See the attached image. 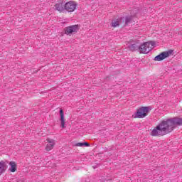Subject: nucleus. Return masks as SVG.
<instances>
[{
    "instance_id": "f257e3e1",
    "label": "nucleus",
    "mask_w": 182,
    "mask_h": 182,
    "mask_svg": "<svg viewBox=\"0 0 182 182\" xmlns=\"http://www.w3.org/2000/svg\"><path fill=\"white\" fill-rule=\"evenodd\" d=\"M182 125V118L174 117L161 121L152 131L151 136L160 137L171 133L177 126Z\"/></svg>"
},
{
    "instance_id": "f03ea898",
    "label": "nucleus",
    "mask_w": 182,
    "mask_h": 182,
    "mask_svg": "<svg viewBox=\"0 0 182 182\" xmlns=\"http://www.w3.org/2000/svg\"><path fill=\"white\" fill-rule=\"evenodd\" d=\"M151 108L150 107H142L136 109V112L134 113L132 117L134 119H144L150 112Z\"/></svg>"
},
{
    "instance_id": "7ed1b4c3",
    "label": "nucleus",
    "mask_w": 182,
    "mask_h": 182,
    "mask_svg": "<svg viewBox=\"0 0 182 182\" xmlns=\"http://www.w3.org/2000/svg\"><path fill=\"white\" fill-rule=\"evenodd\" d=\"M150 43L151 46H154V42L153 41L145 42L143 44H141L139 46L140 53H144V54L149 53V52H150V50L153 49L151 47H150Z\"/></svg>"
},
{
    "instance_id": "20e7f679",
    "label": "nucleus",
    "mask_w": 182,
    "mask_h": 182,
    "mask_svg": "<svg viewBox=\"0 0 182 182\" xmlns=\"http://www.w3.org/2000/svg\"><path fill=\"white\" fill-rule=\"evenodd\" d=\"M173 50H169L168 51H164L156 55L154 58V60L156 62H161V60H164L166 58H168L171 55L173 54Z\"/></svg>"
},
{
    "instance_id": "39448f33",
    "label": "nucleus",
    "mask_w": 182,
    "mask_h": 182,
    "mask_svg": "<svg viewBox=\"0 0 182 182\" xmlns=\"http://www.w3.org/2000/svg\"><path fill=\"white\" fill-rule=\"evenodd\" d=\"M65 35H72L76 33L79 31V25H72L68 27H65Z\"/></svg>"
},
{
    "instance_id": "423d86ee",
    "label": "nucleus",
    "mask_w": 182,
    "mask_h": 182,
    "mask_svg": "<svg viewBox=\"0 0 182 182\" xmlns=\"http://www.w3.org/2000/svg\"><path fill=\"white\" fill-rule=\"evenodd\" d=\"M77 6V4L75 1H70L65 3V11L67 12H74Z\"/></svg>"
},
{
    "instance_id": "0eeeda50",
    "label": "nucleus",
    "mask_w": 182,
    "mask_h": 182,
    "mask_svg": "<svg viewBox=\"0 0 182 182\" xmlns=\"http://www.w3.org/2000/svg\"><path fill=\"white\" fill-rule=\"evenodd\" d=\"M55 11L58 12H62L65 9V3L63 0H58L54 6Z\"/></svg>"
},
{
    "instance_id": "6e6552de",
    "label": "nucleus",
    "mask_w": 182,
    "mask_h": 182,
    "mask_svg": "<svg viewBox=\"0 0 182 182\" xmlns=\"http://www.w3.org/2000/svg\"><path fill=\"white\" fill-rule=\"evenodd\" d=\"M8 162L1 161H0V176H2L5 171H6V168H8Z\"/></svg>"
},
{
    "instance_id": "1a4fd4ad",
    "label": "nucleus",
    "mask_w": 182,
    "mask_h": 182,
    "mask_svg": "<svg viewBox=\"0 0 182 182\" xmlns=\"http://www.w3.org/2000/svg\"><path fill=\"white\" fill-rule=\"evenodd\" d=\"M47 141L48 144H47V146L46 147V150L47 151H50V150H52L53 149V147L55 146V140L48 139Z\"/></svg>"
},
{
    "instance_id": "9d476101",
    "label": "nucleus",
    "mask_w": 182,
    "mask_h": 182,
    "mask_svg": "<svg viewBox=\"0 0 182 182\" xmlns=\"http://www.w3.org/2000/svg\"><path fill=\"white\" fill-rule=\"evenodd\" d=\"M129 49L132 52H134V50H140V45H139L138 43L131 44L129 46Z\"/></svg>"
},
{
    "instance_id": "9b49d317",
    "label": "nucleus",
    "mask_w": 182,
    "mask_h": 182,
    "mask_svg": "<svg viewBox=\"0 0 182 182\" xmlns=\"http://www.w3.org/2000/svg\"><path fill=\"white\" fill-rule=\"evenodd\" d=\"M60 122H61V125L60 127L62 129H65V114H63V109H60Z\"/></svg>"
},
{
    "instance_id": "f8f14e48",
    "label": "nucleus",
    "mask_w": 182,
    "mask_h": 182,
    "mask_svg": "<svg viewBox=\"0 0 182 182\" xmlns=\"http://www.w3.org/2000/svg\"><path fill=\"white\" fill-rule=\"evenodd\" d=\"M9 165L10 166L9 168V171H11V173H15V171H16V163H15V161H10L9 163Z\"/></svg>"
},
{
    "instance_id": "ddd939ff",
    "label": "nucleus",
    "mask_w": 182,
    "mask_h": 182,
    "mask_svg": "<svg viewBox=\"0 0 182 182\" xmlns=\"http://www.w3.org/2000/svg\"><path fill=\"white\" fill-rule=\"evenodd\" d=\"M121 19H124V17H121L120 20L112 21L111 26L112 28H117V26H120Z\"/></svg>"
},
{
    "instance_id": "4468645a",
    "label": "nucleus",
    "mask_w": 182,
    "mask_h": 182,
    "mask_svg": "<svg viewBox=\"0 0 182 182\" xmlns=\"http://www.w3.org/2000/svg\"><path fill=\"white\" fill-rule=\"evenodd\" d=\"M132 21H133V16H125L124 26H127V25H129V23H130V22H132Z\"/></svg>"
},
{
    "instance_id": "2eb2a0df",
    "label": "nucleus",
    "mask_w": 182,
    "mask_h": 182,
    "mask_svg": "<svg viewBox=\"0 0 182 182\" xmlns=\"http://www.w3.org/2000/svg\"><path fill=\"white\" fill-rule=\"evenodd\" d=\"M75 146H76L77 147H82V146H83V142H78V143L75 144Z\"/></svg>"
},
{
    "instance_id": "dca6fc26",
    "label": "nucleus",
    "mask_w": 182,
    "mask_h": 182,
    "mask_svg": "<svg viewBox=\"0 0 182 182\" xmlns=\"http://www.w3.org/2000/svg\"><path fill=\"white\" fill-rule=\"evenodd\" d=\"M82 146H85V147H89L90 144L87 142H82Z\"/></svg>"
}]
</instances>
